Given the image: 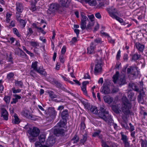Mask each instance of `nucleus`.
I'll use <instances>...</instances> for the list:
<instances>
[{"label":"nucleus","mask_w":147,"mask_h":147,"mask_svg":"<svg viewBox=\"0 0 147 147\" xmlns=\"http://www.w3.org/2000/svg\"><path fill=\"white\" fill-rule=\"evenodd\" d=\"M99 110L100 112L98 113V115L100 118L106 122L108 120H111V116L109 115L108 111L104 105L100 106Z\"/></svg>","instance_id":"1"},{"label":"nucleus","mask_w":147,"mask_h":147,"mask_svg":"<svg viewBox=\"0 0 147 147\" xmlns=\"http://www.w3.org/2000/svg\"><path fill=\"white\" fill-rule=\"evenodd\" d=\"M119 74V73L118 71H117L116 72L115 74L113 77V82L115 84L117 82L120 85L124 84L125 82L124 76L123 75L121 76L119 80H117Z\"/></svg>","instance_id":"2"},{"label":"nucleus","mask_w":147,"mask_h":147,"mask_svg":"<svg viewBox=\"0 0 147 147\" xmlns=\"http://www.w3.org/2000/svg\"><path fill=\"white\" fill-rule=\"evenodd\" d=\"M28 132L30 135L34 137H37L40 133V130L37 127H29Z\"/></svg>","instance_id":"3"},{"label":"nucleus","mask_w":147,"mask_h":147,"mask_svg":"<svg viewBox=\"0 0 147 147\" xmlns=\"http://www.w3.org/2000/svg\"><path fill=\"white\" fill-rule=\"evenodd\" d=\"M96 63L95 65L94 73L96 75L101 71L102 67L101 64L102 63V60L100 58H97L96 61Z\"/></svg>","instance_id":"4"},{"label":"nucleus","mask_w":147,"mask_h":147,"mask_svg":"<svg viewBox=\"0 0 147 147\" xmlns=\"http://www.w3.org/2000/svg\"><path fill=\"white\" fill-rule=\"evenodd\" d=\"M59 5L57 4H51L47 11L48 13L50 14L54 13L59 8Z\"/></svg>","instance_id":"5"},{"label":"nucleus","mask_w":147,"mask_h":147,"mask_svg":"<svg viewBox=\"0 0 147 147\" xmlns=\"http://www.w3.org/2000/svg\"><path fill=\"white\" fill-rule=\"evenodd\" d=\"M128 74H130L134 76H137L138 74V71L137 67H130L127 69Z\"/></svg>","instance_id":"6"},{"label":"nucleus","mask_w":147,"mask_h":147,"mask_svg":"<svg viewBox=\"0 0 147 147\" xmlns=\"http://www.w3.org/2000/svg\"><path fill=\"white\" fill-rule=\"evenodd\" d=\"M122 111L125 115H127L130 113L129 109L131 108L130 104H127V105L124 104L122 105Z\"/></svg>","instance_id":"7"},{"label":"nucleus","mask_w":147,"mask_h":147,"mask_svg":"<svg viewBox=\"0 0 147 147\" xmlns=\"http://www.w3.org/2000/svg\"><path fill=\"white\" fill-rule=\"evenodd\" d=\"M120 134L121 136V140L123 141L125 147H131L130 144L128 141V138L127 136L124 135L123 132H121Z\"/></svg>","instance_id":"8"},{"label":"nucleus","mask_w":147,"mask_h":147,"mask_svg":"<svg viewBox=\"0 0 147 147\" xmlns=\"http://www.w3.org/2000/svg\"><path fill=\"white\" fill-rule=\"evenodd\" d=\"M53 134L56 136H63L65 135V130L63 129H54Z\"/></svg>","instance_id":"9"},{"label":"nucleus","mask_w":147,"mask_h":147,"mask_svg":"<svg viewBox=\"0 0 147 147\" xmlns=\"http://www.w3.org/2000/svg\"><path fill=\"white\" fill-rule=\"evenodd\" d=\"M107 11L110 16L113 18L118 14L117 12L115 9L113 7L108 9Z\"/></svg>","instance_id":"10"},{"label":"nucleus","mask_w":147,"mask_h":147,"mask_svg":"<svg viewBox=\"0 0 147 147\" xmlns=\"http://www.w3.org/2000/svg\"><path fill=\"white\" fill-rule=\"evenodd\" d=\"M55 138L53 136H49L46 142V144L49 146H53L55 143Z\"/></svg>","instance_id":"11"},{"label":"nucleus","mask_w":147,"mask_h":147,"mask_svg":"<svg viewBox=\"0 0 147 147\" xmlns=\"http://www.w3.org/2000/svg\"><path fill=\"white\" fill-rule=\"evenodd\" d=\"M49 114L52 118H54L56 114V113L53 108H49L48 109Z\"/></svg>","instance_id":"12"},{"label":"nucleus","mask_w":147,"mask_h":147,"mask_svg":"<svg viewBox=\"0 0 147 147\" xmlns=\"http://www.w3.org/2000/svg\"><path fill=\"white\" fill-rule=\"evenodd\" d=\"M1 116L3 117L4 119L7 120L8 119V113L6 109L2 108L1 109Z\"/></svg>","instance_id":"13"},{"label":"nucleus","mask_w":147,"mask_h":147,"mask_svg":"<svg viewBox=\"0 0 147 147\" xmlns=\"http://www.w3.org/2000/svg\"><path fill=\"white\" fill-rule=\"evenodd\" d=\"M110 92V90L108 86L105 85L104 84L102 90H101V92L105 94H109Z\"/></svg>","instance_id":"14"},{"label":"nucleus","mask_w":147,"mask_h":147,"mask_svg":"<svg viewBox=\"0 0 147 147\" xmlns=\"http://www.w3.org/2000/svg\"><path fill=\"white\" fill-rule=\"evenodd\" d=\"M127 94L128 98L130 100H134L135 99L136 97L133 92L129 90L127 92Z\"/></svg>","instance_id":"15"},{"label":"nucleus","mask_w":147,"mask_h":147,"mask_svg":"<svg viewBox=\"0 0 147 147\" xmlns=\"http://www.w3.org/2000/svg\"><path fill=\"white\" fill-rule=\"evenodd\" d=\"M85 2L90 6H95L97 4L96 0H85Z\"/></svg>","instance_id":"16"},{"label":"nucleus","mask_w":147,"mask_h":147,"mask_svg":"<svg viewBox=\"0 0 147 147\" xmlns=\"http://www.w3.org/2000/svg\"><path fill=\"white\" fill-rule=\"evenodd\" d=\"M88 53L89 54H91L94 53V46L93 42L91 43L88 49Z\"/></svg>","instance_id":"17"},{"label":"nucleus","mask_w":147,"mask_h":147,"mask_svg":"<svg viewBox=\"0 0 147 147\" xmlns=\"http://www.w3.org/2000/svg\"><path fill=\"white\" fill-rule=\"evenodd\" d=\"M136 47L138 50L140 52H142L144 48V45L139 42L136 43Z\"/></svg>","instance_id":"18"},{"label":"nucleus","mask_w":147,"mask_h":147,"mask_svg":"<svg viewBox=\"0 0 147 147\" xmlns=\"http://www.w3.org/2000/svg\"><path fill=\"white\" fill-rule=\"evenodd\" d=\"M103 98L105 102L108 103H111L113 100V98L108 95L105 96Z\"/></svg>","instance_id":"19"},{"label":"nucleus","mask_w":147,"mask_h":147,"mask_svg":"<svg viewBox=\"0 0 147 147\" xmlns=\"http://www.w3.org/2000/svg\"><path fill=\"white\" fill-rule=\"evenodd\" d=\"M16 10L19 13L22 12L23 8V6L22 4L20 3H17L16 4Z\"/></svg>","instance_id":"20"},{"label":"nucleus","mask_w":147,"mask_h":147,"mask_svg":"<svg viewBox=\"0 0 147 147\" xmlns=\"http://www.w3.org/2000/svg\"><path fill=\"white\" fill-rule=\"evenodd\" d=\"M63 120H61L57 124L58 126L60 127H64L66 123V119H63Z\"/></svg>","instance_id":"21"},{"label":"nucleus","mask_w":147,"mask_h":147,"mask_svg":"<svg viewBox=\"0 0 147 147\" xmlns=\"http://www.w3.org/2000/svg\"><path fill=\"white\" fill-rule=\"evenodd\" d=\"M129 86L131 87L132 89L137 92L139 91V89L138 86L135 84L133 83H130L129 84Z\"/></svg>","instance_id":"22"},{"label":"nucleus","mask_w":147,"mask_h":147,"mask_svg":"<svg viewBox=\"0 0 147 147\" xmlns=\"http://www.w3.org/2000/svg\"><path fill=\"white\" fill-rule=\"evenodd\" d=\"M40 143H43L45 141L46 135L45 134H41L38 137Z\"/></svg>","instance_id":"23"},{"label":"nucleus","mask_w":147,"mask_h":147,"mask_svg":"<svg viewBox=\"0 0 147 147\" xmlns=\"http://www.w3.org/2000/svg\"><path fill=\"white\" fill-rule=\"evenodd\" d=\"M69 114L67 110L63 111L61 113V117L63 119H66V118L68 116Z\"/></svg>","instance_id":"24"},{"label":"nucleus","mask_w":147,"mask_h":147,"mask_svg":"<svg viewBox=\"0 0 147 147\" xmlns=\"http://www.w3.org/2000/svg\"><path fill=\"white\" fill-rule=\"evenodd\" d=\"M80 15L81 17V21L85 22L88 20V19L86 16H85L84 13L83 12H81L80 13Z\"/></svg>","instance_id":"25"},{"label":"nucleus","mask_w":147,"mask_h":147,"mask_svg":"<svg viewBox=\"0 0 147 147\" xmlns=\"http://www.w3.org/2000/svg\"><path fill=\"white\" fill-rule=\"evenodd\" d=\"M14 118L12 121L13 123L14 124H19L20 122L19 119L16 114L14 115Z\"/></svg>","instance_id":"26"},{"label":"nucleus","mask_w":147,"mask_h":147,"mask_svg":"<svg viewBox=\"0 0 147 147\" xmlns=\"http://www.w3.org/2000/svg\"><path fill=\"white\" fill-rule=\"evenodd\" d=\"M87 139V136L85 134V135H83L82 138L80 140V144H84V143L86 141Z\"/></svg>","instance_id":"27"},{"label":"nucleus","mask_w":147,"mask_h":147,"mask_svg":"<svg viewBox=\"0 0 147 147\" xmlns=\"http://www.w3.org/2000/svg\"><path fill=\"white\" fill-rule=\"evenodd\" d=\"M81 101L86 109L88 110H90L91 107H90L89 104L86 102L84 100H81Z\"/></svg>","instance_id":"28"},{"label":"nucleus","mask_w":147,"mask_h":147,"mask_svg":"<svg viewBox=\"0 0 147 147\" xmlns=\"http://www.w3.org/2000/svg\"><path fill=\"white\" fill-rule=\"evenodd\" d=\"M15 53L19 56H21L24 54V53L19 48L16 51Z\"/></svg>","instance_id":"29"},{"label":"nucleus","mask_w":147,"mask_h":147,"mask_svg":"<svg viewBox=\"0 0 147 147\" xmlns=\"http://www.w3.org/2000/svg\"><path fill=\"white\" fill-rule=\"evenodd\" d=\"M111 120H108L107 122L111 126H113L115 129H116L117 127V124L113 123V120L112 119L111 117Z\"/></svg>","instance_id":"30"},{"label":"nucleus","mask_w":147,"mask_h":147,"mask_svg":"<svg viewBox=\"0 0 147 147\" xmlns=\"http://www.w3.org/2000/svg\"><path fill=\"white\" fill-rule=\"evenodd\" d=\"M79 141V138L76 135H75L71 140V141L74 144L77 143Z\"/></svg>","instance_id":"31"},{"label":"nucleus","mask_w":147,"mask_h":147,"mask_svg":"<svg viewBox=\"0 0 147 147\" xmlns=\"http://www.w3.org/2000/svg\"><path fill=\"white\" fill-rule=\"evenodd\" d=\"M90 110L94 114H96L98 113V110L95 107L91 106Z\"/></svg>","instance_id":"32"},{"label":"nucleus","mask_w":147,"mask_h":147,"mask_svg":"<svg viewBox=\"0 0 147 147\" xmlns=\"http://www.w3.org/2000/svg\"><path fill=\"white\" fill-rule=\"evenodd\" d=\"M102 146L103 147H117V146L115 144H112L110 147H109L107 145L106 142L103 140L101 141Z\"/></svg>","instance_id":"33"},{"label":"nucleus","mask_w":147,"mask_h":147,"mask_svg":"<svg viewBox=\"0 0 147 147\" xmlns=\"http://www.w3.org/2000/svg\"><path fill=\"white\" fill-rule=\"evenodd\" d=\"M60 3L61 5L64 7H67L68 4L67 3V0H59Z\"/></svg>","instance_id":"34"},{"label":"nucleus","mask_w":147,"mask_h":147,"mask_svg":"<svg viewBox=\"0 0 147 147\" xmlns=\"http://www.w3.org/2000/svg\"><path fill=\"white\" fill-rule=\"evenodd\" d=\"M29 114V111L28 110H25L23 112V115L27 118H30L31 117Z\"/></svg>","instance_id":"35"},{"label":"nucleus","mask_w":147,"mask_h":147,"mask_svg":"<svg viewBox=\"0 0 147 147\" xmlns=\"http://www.w3.org/2000/svg\"><path fill=\"white\" fill-rule=\"evenodd\" d=\"M86 22L81 21L80 28L82 30H84L86 28Z\"/></svg>","instance_id":"36"},{"label":"nucleus","mask_w":147,"mask_h":147,"mask_svg":"<svg viewBox=\"0 0 147 147\" xmlns=\"http://www.w3.org/2000/svg\"><path fill=\"white\" fill-rule=\"evenodd\" d=\"M94 25V23L93 22H89L86 27V29L87 30L91 29Z\"/></svg>","instance_id":"37"},{"label":"nucleus","mask_w":147,"mask_h":147,"mask_svg":"<svg viewBox=\"0 0 147 147\" xmlns=\"http://www.w3.org/2000/svg\"><path fill=\"white\" fill-rule=\"evenodd\" d=\"M122 100L123 102V105L125 104L127 105V104H130L126 96H123L122 97Z\"/></svg>","instance_id":"38"},{"label":"nucleus","mask_w":147,"mask_h":147,"mask_svg":"<svg viewBox=\"0 0 147 147\" xmlns=\"http://www.w3.org/2000/svg\"><path fill=\"white\" fill-rule=\"evenodd\" d=\"M112 109L116 113H119V111H120L119 108L116 106H113L112 107Z\"/></svg>","instance_id":"39"},{"label":"nucleus","mask_w":147,"mask_h":147,"mask_svg":"<svg viewBox=\"0 0 147 147\" xmlns=\"http://www.w3.org/2000/svg\"><path fill=\"white\" fill-rule=\"evenodd\" d=\"M140 55H138L137 53L134 55L132 57L133 60H138L140 57Z\"/></svg>","instance_id":"40"},{"label":"nucleus","mask_w":147,"mask_h":147,"mask_svg":"<svg viewBox=\"0 0 147 147\" xmlns=\"http://www.w3.org/2000/svg\"><path fill=\"white\" fill-rule=\"evenodd\" d=\"M19 21L21 25L22 26L23 28L25 26L26 23V22L25 20L22 19H20Z\"/></svg>","instance_id":"41"},{"label":"nucleus","mask_w":147,"mask_h":147,"mask_svg":"<svg viewBox=\"0 0 147 147\" xmlns=\"http://www.w3.org/2000/svg\"><path fill=\"white\" fill-rule=\"evenodd\" d=\"M15 84L16 86L22 88L23 85V83L21 81H16L15 82Z\"/></svg>","instance_id":"42"},{"label":"nucleus","mask_w":147,"mask_h":147,"mask_svg":"<svg viewBox=\"0 0 147 147\" xmlns=\"http://www.w3.org/2000/svg\"><path fill=\"white\" fill-rule=\"evenodd\" d=\"M141 147H147V141L146 140H144L142 139L141 140Z\"/></svg>","instance_id":"43"},{"label":"nucleus","mask_w":147,"mask_h":147,"mask_svg":"<svg viewBox=\"0 0 147 147\" xmlns=\"http://www.w3.org/2000/svg\"><path fill=\"white\" fill-rule=\"evenodd\" d=\"M50 97L51 98H54L57 97L56 95L54 94V93L52 92H49Z\"/></svg>","instance_id":"44"},{"label":"nucleus","mask_w":147,"mask_h":147,"mask_svg":"<svg viewBox=\"0 0 147 147\" xmlns=\"http://www.w3.org/2000/svg\"><path fill=\"white\" fill-rule=\"evenodd\" d=\"M10 97L9 96H5L4 98V100L7 104H9L10 102Z\"/></svg>","instance_id":"45"},{"label":"nucleus","mask_w":147,"mask_h":147,"mask_svg":"<svg viewBox=\"0 0 147 147\" xmlns=\"http://www.w3.org/2000/svg\"><path fill=\"white\" fill-rule=\"evenodd\" d=\"M36 137H34L29 135V138L30 141L31 142H34L36 140Z\"/></svg>","instance_id":"46"},{"label":"nucleus","mask_w":147,"mask_h":147,"mask_svg":"<svg viewBox=\"0 0 147 147\" xmlns=\"http://www.w3.org/2000/svg\"><path fill=\"white\" fill-rule=\"evenodd\" d=\"M37 62L36 61L32 63V67L34 70H35L37 69Z\"/></svg>","instance_id":"47"},{"label":"nucleus","mask_w":147,"mask_h":147,"mask_svg":"<svg viewBox=\"0 0 147 147\" xmlns=\"http://www.w3.org/2000/svg\"><path fill=\"white\" fill-rule=\"evenodd\" d=\"M14 76V74L13 73L11 72L7 75V78L8 79H10L11 78H12Z\"/></svg>","instance_id":"48"},{"label":"nucleus","mask_w":147,"mask_h":147,"mask_svg":"<svg viewBox=\"0 0 147 147\" xmlns=\"http://www.w3.org/2000/svg\"><path fill=\"white\" fill-rule=\"evenodd\" d=\"M42 143H40V142H35V144L36 147H42L43 146Z\"/></svg>","instance_id":"49"},{"label":"nucleus","mask_w":147,"mask_h":147,"mask_svg":"<svg viewBox=\"0 0 147 147\" xmlns=\"http://www.w3.org/2000/svg\"><path fill=\"white\" fill-rule=\"evenodd\" d=\"M12 90L14 93H19L21 91V90L19 89L16 90L15 88H12Z\"/></svg>","instance_id":"50"},{"label":"nucleus","mask_w":147,"mask_h":147,"mask_svg":"<svg viewBox=\"0 0 147 147\" xmlns=\"http://www.w3.org/2000/svg\"><path fill=\"white\" fill-rule=\"evenodd\" d=\"M81 129L82 130H84L85 129L86 126L84 123L83 122H82L81 125Z\"/></svg>","instance_id":"51"},{"label":"nucleus","mask_w":147,"mask_h":147,"mask_svg":"<svg viewBox=\"0 0 147 147\" xmlns=\"http://www.w3.org/2000/svg\"><path fill=\"white\" fill-rule=\"evenodd\" d=\"M11 15L9 13L6 14V21L7 22H9L10 21L9 18L10 17Z\"/></svg>","instance_id":"52"},{"label":"nucleus","mask_w":147,"mask_h":147,"mask_svg":"<svg viewBox=\"0 0 147 147\" xmlns=\"http://www.w3.org/2000/svg\"><path fill=\"white\" fill-rule=\"evenodd\" d=\"M37 30L39 32H40L44 34H46V32L44 31V30L41 27H39Z\"/></svg>","instance_id":"53"},{"label":"nucleus","mask_w":147,"mask_h":147,"mask_svg":"<svg viewBox=\"0 0 147 147\" xmlns=\"http://www.w3.org/2000/svg\"><path fill=\"white\" fill-rule=\"evenodd\" d=\"M119 90V89L118 88H114L112 90V92L113 93H115L118 92Z\"/></svg>","instance_id":"54"},{"label":"nucleus","mask_w":147,"mask_h":147,"mask_svg":"<svg viewBox=\"0 0 147 147\" xmlns=\"http://www.w3.org/2000/svg\"><path fill=\"white\" fill-rule=\"evenodd\" d=\"M115 17L114 18H115L120 23H122L123 22V20L122 19L117 17V16H115Z\"/></svg>","instance_id":"55"},{"label":"nucleus","mask_w":147,"mask_h":147,"mask_svg":"<svg viewBox=\"0 0 147 147\" xmlns=\"http://www.w3.org/2000/svg\"><path fill=\"white\" fill-rule=\"evenodd\" d=\"M13 32L14 33L16 34L18 36H20V34L18 30L16 28H13Z\"/></svg>","instance_id":"56"},{"label":"nucleus","mask_w":147,"mask_h":147,"mask_svg":"<svg viewBox=\"0 0 147 147\" xmlns=\"http://www.w3.org/2000/svg\"><path fill=\"white\" fill-rule=\"evenodd\" d=\"M122 118L124 122H127V115L125 116V115H123L122 117Z\"/></svg>","instance_id":"57"},{"label":"nucleus","mask_w":147,"mask_h":147,"mask_svg":"<svg viewBox=\"0 0 147 147\" xmlns=\"http://www.w3.org/2000/svg\"><path fill=\"white\" fill-rule=\"evenodd\" d=\"M55 84L59 88H61L62 85L59 82H58L57 81H55Z\"/></svg>","instance_id":"58"},{"label":"nucleus","mask_w":147,"mask_h":147,"mask_svg":"<svg viewBox=\"0 0 147 147\" xmlns=\"http://www.w3.org/2000/svg\"><path fill=\"white\" fill-rule=\"evenodd\" d=\"M66 48L65 46H63L61 50V53L62 54H63L65 53L66 51Z\"/></svg>","instance_id":"59"},{"label":"nucleus","mask_w":147,"mask_h":147,"mask_svg":"<svg viewBox=\"0 0 147 147\" xmlns=\"http://www.w3.org/2000/svg\"><path fill=\"white\" fill-rule=\"evenodd\" d=\"M33 33V31L32 29L31 28H28V35H30Z\"/></svg>","instance_id":"60"},{"label":"nucleus","mask_w":147,"mask_h":147,"mask_svg":"<svg viewBox=\"0 0 147 147\" xmlns=\"http://www.w3.org/2000/svg\"><path fill=\"white\" fill-rule=\"evenodd\" d=\"M125 123V124H122V126L124 128L126 129H128L129 128V126H128L127 122H124Z\"/></svg>","instance_id":"61"},{"label":"nucleus","mask_w":147,"mask_h":147,"mask_svg":"<svg viewBox=\"0 0 147 147\" xmlns=\"http://www.w3.org/2000/svg\"><path fill=\"white\" fill-rule=\"evenodd\" d=\"M94 41L95 42L97 43H101L102 42L101 39L99 38L95 40Z\"/></svg>","instance_id":"62"},{"label":"nucleus","mask_w":147,"mask_h":147,"mask_svg":"<svg viewBox=\"0 0 147 147\" xmlns=\"http://www.w3.org/2000/svg\"><path fill=\"white\" fill-rule=\"evenodd\" d=\"M90 20V22H93V19L94 18V16L93 15H91L88 16Z\"/></svg>","instance_id":"63"},{"label":"nucleus","mask_w":147,"mask_h":147,"mask_svg":"<svg viewBox=\"0 0 147 147\" xmlns=\"http://www.w3.org/2000/svg\"><path fill=\"white\" fill-rule=\"evenodd\" d=\"M21 17L20 14L18 13H16V18L17 20L18 21H19L20 19V18Z\"/></svg>","instance_id":"64"}]
</instances>
